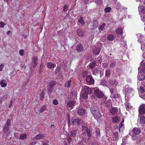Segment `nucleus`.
<instances>
[{
	"label": "nucleus",
	"mask_w": 145,
	"mask_h": 145,
	"mask_svg": "<svg viewBox=\"0 0 145 145\" xmlns=\"http://www.w3.org/2000/svg\"><path fill=\"white\" fill-rule=\"evenodd\" d=\"M81 120L78 119H75L72 121L73 124L75 125H78L81 123Z\"/></svg>",
	"instance_id": "f8f14e48"
},
{
	"label": "nucleus",
	"mask_w": 145,
	"mask_h": 145,
	"mask_svg": "<svg viewBox=\"0 0 145 145\" xmlns=\"http://www.w3.org/2000/svg\"><path fill=\"white\" fill-rule=\"evenodd\" d=\"M140 122L142 124H145V117L142 116L140 118Z\"/></svg>",
	"instance_id": "ea45409f"
},
{
	"label": "nucleus",
	"mask_w": 145,
	"mask_h": 145,
	"mask_svg": "<svg viewBox=\"0 0 145 145\" xmlns=\"http://www.w3.org/2000/svg\"><path fill=\"white\" fill-rule=\"evenodd\" d=\"M114 38V35L112 34H109L107 35V39L110 41H112L113 40Z\"/></svg>",
	"instance_id": "5701e85b"
},
{
	"label": "nucleus",
	"mask_w": 145,
	"mask_h": 145,
	"mask_svg": "<svg viewBox=\"0 0 145 145\" xmlns=\"http://www.w3.org/2000/svg\"><path fill=\"white\" fill-rule=\"evenodd\" d=\"M90 111L92 115L96 119H99L101 117V115L99 108L96 106H93L90 108Z\"/></svg>",
	"instance_id": "f257e3e1"
},
{
	"label": "nucleus",
	"mask_w": 145,
	"mask_h": 145,
	"mask_svg": "<svg viewBox=\"0 0 145 145\" xmlns=\"http://www.w3.org/2000/svg\"><path fill=\"white\" fill-rule=\"evenodd\" d=\"M141 132L140 129L138 128L134 127L132 130L133 134L135 135H138Z\"/></svg>",
	"instance_id": "9d476101"
},
{
	"label": "nucleus",
	"mask_w": 145,
	"mask_h": 145,
	"mask_svg": "<svg viewBox=\"0 0 145 145\" xmlns=\"http://www.w3.org/2000/svg\"><path fill=\"white\" fill-rule=\"evenodd\" d=\"M56 82L54 81H52L48 83V86L52 88L55 85Z\"/></svg>",
	"instance_id": "a211bd4d"
},
{
	"label": "nucleus",
	"mask_w": 145,
	"mask_h": 145,
	"mask_svg": "<svg viewBox=\"0 0 145 145\" xmlns=\"http://www.w3.org/2000/svg\"><path fill=\"white\" fill-rule=\"evenodd\" d=\"M108 67V63H104L103 64V68L106 69Z\"/></svg>",
	"instance_id": "8fccbe9b"
},
{
	"label": "nucleus",
	"mask_w": 145,
	"mask_h": 145,
	"mask_svg": "<svg viewBox=\"0 0 145 145\" xmlns=\"http://www.w3.org/2000/svg\"><path fill=\"white\" fill-rule=\"evenodd\" d=\"M27 138V135L25 134H20V138L21 140H24Z\"/></svg>",
	"instance_id": "a878e982"
},
{
	"label": "nucleus",
	"mask_w": 145,
	"mask_h": 145,
	"mask_svg": "<svg viewBox=\"0 0 145 145\" xmlns=\"http://www.w3.org/2000/svg\"><path fill=\"white\" fill-rule=\"evenodd\" d=\"M46 109V108L45 106H42L40 108L39 112L40 113L43 112Z\"/></svg>",
	"instance_id": "58836bf2"
},
{
	"label": "nucleus",
	"mask_w": 145,
	"mask_h": 145,
	"mask_svg": "<svg viewBox=\"0 0 145 145\" xmlns=\"http://www.w3.org/2000/svg\"><path fill=\"white\" fill-rule=\"evenodd\" d=\"M24 51L23 49H20L19 51V53L20 55L23 56L24 54Z\"/></svg>",
	"instance_id": "603ef678"
},
{
	"label": "nucleus",
	"mask_w": 145,
	"mask_h": 145,
	"mask_svg": "<svg viewBox=\"0 0 145 145\" xmlns=\"http://www.w3.org/2000/svg\"><path fill=\"white\" fill-rule=\"evenodd\" d=\"M75 103V101L73 100H71L67 102V106L71 110L74 107V104Z\"/></svg>",
	"instance_id": "0eeeda50"
},
{
	"label": "nucleus",
	"mask_w": 145,
	"mask_h": 145,
	"mask_svg": "<svg viewBox=\"0 0 145 145\" xmlns=\"http://www.w3.org/2000/svg\"><path fill=\"white\" fill-rule=\"evenodd\" d=\"M44 137V134H39L37 135L35 137L36 140H39L42 138Z\"/></svg>",
	"instance_id": "412c9836"
},
{
	"label": "nucleus",
	"mask_w": 145,
	"mask_h": 145,
	"mask_svg": "<svg viewBox=\"0 0 145 145\" xmlns=\"http://www.w3.org/2000/svg\"><path fill=\"white\" fill-rule=\"evenodd\" d=\"M23 36L24 37V38L25 39H26L27 37V35L24 34H23Z\"/></svg>",
	"instance_id": "774afa93"
},
{
	"label": "nucleus",
	"mask_w": 145,
	"mask_h": 145,
	"mask_svg": "<svg viewBox=\"0 0 145 145\" xmlns=\"http://www.w3.org/2000/svg\"><path fill=\"white\" fill-rule=\"evenodd\" d=\"M5 25V23L2 22H0V27H3Z\"/></svg>",
	"instance_id": "052dcab7"
},
{
	"label": "nucleus",
	"mask_w": 145,
	"mask_h": 145,
	"mask_svg": "<svg viewBox=\"0 0 145 145\" xmlns=\"http://www.w3.org/2000/svg\"><path fill=\"white\" fill-rule=\"evenodd\" d=\"M111 74L110 71L108 69H107L105 71V76L106 77L109 76Z\"/></svg>",
	"instance_id": "e433bc0d"
},
{
	"label": "nucleus",
	"mask_w": 145,
	"mask_h": 145,
	"mask_svg": "<svg viewBox=\"0 0 145 145\" xmlns=\"http://www.w3.org/2000/svg\"><path fill=\"white\" fill-rule=\"evenodd\" d=\"M118 111V109L117 108L112 107L110 109V112L112 115H114L117 113Z\"/></svg>",
	"instance_id": "9b49d317"
},
{
	"label": "nucleus",
	"mask_w": 145,
	"mask_h": 145,
	"mask_svg": "<svg viewBox=\"0 0 145 145\" xmlns=\"http://www.w3.org/2000/svg\"><path fill=\"white\" fill-rule=\"evenodd\" d=\"M47 88L48 89V93L49 94H50L51 92V90L52 89V88H50V87L47 86Z\"/></svg>",
	"instance_id": "864d4df0"
},
{
	"label": "nucleus",
	"mask_w": 145,
	"mask_h": 145,
	"mask_svg": "<svg viewBox=\"0 0 145 145\" xmlns=\"http://www.w3.org/2000/svg\"><path fill=\"white\" fill-rule=\"evenodd\" d=\"M96 65V63L95 61L91 63L89 65V68L91 69H93L95 67Z\"/></svg>",
	"instance_id": "4be33fe9"
},
{
	"label": "nucleus",
	"mask_w": 145,
	"mask_h": 145,
	"mask_svg": "<svg viewBox=\"0 0 145 145\" xmlns=\"http://www.w3.org/2000/svg\"><path fill=\"white\" fill-rule=\"evenodd\" d=\"M112 98L114 99H116L119 98L120 97V95L119 94H117L116 95H113L111 96Z\"/></svg>",
	"instance_id": "c03bdc74"
},
{
	"label": "nucleus",
	"mask_w": 145,
	"mask_h": 145,
	"mask_svg": "<svg viewBox=\"0 0 145 145\" xmlns=\"http://www.w3.org/2000/svg\"><path fill=\"white\" fill-rule=\"evenodd\" d=\"M71 136L75 138L76 137L77 133V131L76 130H72L70 132Z\"/></svg>",
	"instance_id": "4468645a"
},
{
	"label": "nucleus",
	"mask_w": 145,
	"mask_h": 145,
	"mask_svg": "<svg viewBox=\"0 0 145 145\" xmlns=\"http://www.w3.org/2000/svg\"><path fill=\"white\" fill-rule=\"evenodd\" d=\"M106 84V81L105 80H102L101 82V85L103 86L105 85Z\"/></svg>",
	"instance_id": "09e8293b"
},
{
	"label": "nucleus",
	"mask_w": 145,
	"mask_h": 145,
	"mask_svg": "<svg viewBox=\"0 0 145 145\" xmlns=\"http://www.w3.org/2000/svg\"><path fill=\"white\" fill-rule=\"evenodd\" d=\"M88 94L83 92L81 95V98L84 99H86L88 98Z\"/></svg>",
	"instance_id": "c756f323"
},
{
	"label": "nucleus",
	"mask_w": 145,
	"mask_h": 145,
	"mask_svg": "<svg viewBox=\"0 0 145 145\" xmlns=\"http://www.w3.org/2000/svg\"><path fill=\"white\" fill-rule=\"evenodd\" d=\"M124 119H122L121 120V122L120 123V124H121V126H120V128H121L123 125H124V124H123L122 123H123L124 122Z\"/></svg>",
	"instance_id": "0e129e2a"
},
{
	"label": "nucleus",
	"mask_w": 145,
	"mask_h": 145,
	"mask_svg": "<svg viewBox=\"0 0 145 145\" xmlns=\"http://www.w3.org/2000/svg\"><path fill=\"white\" fill-rule=\"evenodd\" d=\"M60 69L61 68L59 66H57L55 70L56 73H58L60 71Z\"/></svg>",
	"instance_id": "6e6d98bb"
},
{
	"label": "nucleus",
	"mask_w": 145,
	"mask_h": 145,
	"mask_svg": "<svg viewBox=\"0 0 145 145\" xmlns=\"http://www.w3.org/2000/svg\"><path fill=\"white\" fill-rule=\"evenodd\" d=\"M77 33L78 35L80 37H82L84 35L82 30L80 29H78L77 30Z\"/></svg>",
	"instance_id": "6ab92c4d"
},
{
	"label": "nucleus",
	"mask_w": 145,
	"mask_h": 145,
	"mask_svg": "<svg viewBox=\"0 0 145 145\" xmlns=\"http://www.w3.org/2000/svg\"><path fill=\"white\" fill-rule=\"evenodd\" d=\"M94 93L95 96L97 98H101L104 96L103 93L97 87H95L94 88Z\"/></svg>",
	"instance_id": "7ed1b4c3"
},
{
	"label": "nucleus",
	"mask_w": 145,
	"mask_h": 145,
	"mask_svg": "<svg viewBox=\"0 0 145 145\" xmlns=\"http://www.w3.org/2000/svg\"><path fill=\"white\" fill-rule=\"evenodd\" d=\"M106 26V24L105 23L102 24L101 25H100L99 27V29L101 31H102Z\"/></svg>",
	"instance_id": "2f4dec72"
},
{
	"label": "nucleus",
	"mask_w": 145,
	"mask_h": 145,
	"mask_svg": "<svg viewBox=\"0 0 145 145\" xmlns=\"http://www.w3.org/2000/svg\"><path fill=\"white\" fill-rule=\"evenodd\" d=\"M86 81L89 84L93 85L94 84V80L91 76L89 75L86 77Z\"/></svg>",
	"instance_id": "423d86ee"
},
{
	"label": "nucleus",
	"mask_w": 145,
	"mask_h": 145,
	"mask_svg": "<svg viewBox=\"0 0 145 145\" xmlns=\"http://www.w3.org/2000/svg\"><path fill=\"white\" fill-rule=\"evenodd\" d=\"M68 6L67 5H66L64 6L63 11L64 12L66 11L68 8Z\"/></svg>",
	"instance_id": "bf43d9fd"
},
{
	"label": "nucleus",
	"mask_w": 145,
	"mask_h": 145,
	"mask_svg": "<svg viewBox=\"0 0 145 145\" xmlns=\"http://www.w3.org/2000/svg\"><path fill=\"white\" fill-rule=\"evenodd\" d=\"M84 47L81 44H79L77 45L76 48V50L78 52H81L83 50Z\"/></svg>",
	"instance_id": "2eb2a0df"
},
{
	"label": "nucleus",
	"mask_w": 145,
	"mask_h": 145,
	"mask_svg": "<svg viewBox=\"0 0 145 145\" xmlns=\"http://www.w3.org/2000/svg\"><path fill=\"white\" fill-rule=\"evenodd\" d=\"M96 137L97 139H99L100 138V131L99 129H97L96 131Z\"/></svg>",
	"instance_id": "393cba45"
},
{
	"label": "nucleus",
	"mask_w": 145,
	"mask_h": 145,
	"mask_svg": "<svg viewBox=\"0 0 145 145\" xmlns=\"http://www.w3.org/2000/svg\"><path fill=\"white\" fill-rule=\"evenodd\" d=\"M82 131L83 134L86 133V132L87 135L88 136V139H90L91 138L90 131L89 129H88L87 125L86 124H83L82 125Z\"/></svg>",
	"instance_id": "f03ea898"
},
{
	"label": "nucleus",
	"mask_w": 145,
	"mask_h": 145,
	"mask_svg": "<svg viewBox=\"0 0 145 145\" xmlns=\"http://www.w3.org/2000/svg\"><path fill=\"white\" fill-rule=\"evenodd\" d=\"M103 61V59L102 56H99L97 58V63H101Z\"/></svg>",
	"instance_id": "473e14b6"
},
{
	"label": "nucleus",
	"mask_w": 145,
	"mask_h": 145,
	"mask_svg": "<svg viewBox=\"0 0 145 145\" xmlns=\"http://www.w3.org/2000/svg\"><path fill=\"white\" fill-rule=\"evenodd\" d=\"M110 92L111 93V95H113L115 94L116 93V90L114 88H111L109 89Z\"/></svg>",
	"instance_id": "4c0bfd02"
},
{
	"label": "nucleus",
	"mask_w": 145,
	"mask_h": 145,
	"mask_svg": "<svg viewBox=\"0 0 145 145\" xmlns=\"http://www.w3.org/2000/svg\"><path fill=\"white\" fill-rule=\"evenodd\" d=\"M38 59V57L36 56H34L32 58V67H35L37 65V61Z\"/></svg>",
	"instance_id": "6e6552de"
},
{
	"label": "nucleus",
	"mask_w": 145,
	"mask_h": 145,
	"mask_svg": "<svg viewBox=\"0 0 145 145\" xmlns=\"http://www.w3.org/2000/svg\"><path fill=\"white\" fill-rule=\"evenodd\" d=\"M78 21L82 25H83L85 24V22L83 20V18L81 16H80V18H78Z\"/></svg>",
	"instance_id": "c85d7f7f"
},
{
	"label": "nucleus",
	"mask_w": 145,
	"mask_h": 145,
	"mask_svg": "<svg viewBox=\"0 0 145 145\" xmlns=\"http://www.w3.org/2000/svg\"><path fill=\"white\" fill-rule=\"evenodd\" d=\"M139 91L140 93L142 94L144 92V89L143 87H140L139 88Z\"/></svg>",
	"instance_id": "79ce46f5"
},
{
	"label": "nucleus",
	"mask_w": 145,
	"mask_h": 145,
	"mask_svg": "<svg viewBox=\"0 0 145 145\" xmlns=\"http://www.w3.org/2000/svg\"><path fill=\"white\" fill-rule=\"evenodd\" d=\"M111 10V8L110 7H107L105 8V12H110Z\"/></svg>",
	"instance_id": "a19ab883"
},
{
	"label": "nucleus",
	"mask_w": 145,
	"mask_h": 145,
	"mask_svg": "<svg viewBox=\"0 0 145 145\" xmlns=\"http://www.w3.org/2000/svg\"><path fill=\"white\" fill-rule=\"evenodd\" d=\"M125 105L127 110H128V109H131L132 108V106L130 103L128 102H126L125 103Z\"/></svg>",
	"instance_id": "b1692460"
},
{
	"label": "nucleus",
	"mask_w": 145,
	"mask_h": 145,
	"mask_svg": "<svg viewBox=\"0 0 145 145\" xmlns=\"http://www.w3.org/2000/svg\"><path fill=\"white\" fill-rule=\"evenodd\" d=\"M116 65V62H112L110 65V67L111 68H114Z\"/></svg>",
	"instance_id": "7c9ffc66"
},
{
	"label": "nucleus",
	"mask_w": 145,
	"mask_h": 145,
	"mask_svg": "<svg viewBox=\"0 0 145 145\" xmlns=\"http://www.w3.org/2000/svg\"><path fill=\"white\" fill-rule=\"evenodd\" d=\"M94 24H95H95H96L97 25H93V26L95 27H97V25H98V22H97V21H95L94 22Z\"/></svg>",
	"instance_id": "338daca9"
},
{
	"label": "nucleus",
	"mask_w": 145,
	"mask_h": 145,
	"mask_svg": "<svg viewBox=\"0 0 145 145\" xmlns=\"http://www.w3.org/2000/svg\"><path fill=\"white\" fill-rule=\"evenodd\" d=\"M116 33L117 34H122L123 33V29L122 28H118L116 30Z\"/></svg>",
	"instance_id": "aec40b11"
},
{
	"label": "nucleus",
	"mask_w": 145,
	"mask_h": 145,
	"mask_svg": "<svg viewBox=\"0 0 145 145\" xmlns=\"http://www.w3.org/2000/svg\"><path fill=\"white\" fill-rule=\"evenodd\" d=\"M93 74L96 75L98 73V71L97 70H93Z\"/></svg>",
	"instance_id": "5fc2aeb1"
},
{
	"label": "nucleus",
	"mask_w": 145,
	"mask_h": 145,
	"mask_svg": "<svg viewBox=\"0 0 145 145\" xmlns=\"http://www.w3.org/2000/svg\"><path fill=\"white\" fill-rule=\"evenodd\" d=\"M5 81L4 80H2L0 82V84L1 86L2 87H5L7 85V84L6 83L4 82Z\"/></svg>",
	"instance_id": "c9c22d12"
},
{
	"label": "nucleus",
	"mask_w": 145,
	"mask_h": 145,
	"mask_svg": "<svg viewBox=\"0 0 145 145\" xmlns=\"http://www.w3.org/2000/svg\"><path fill=\"white\" fill-rule=\"evenodd\" d=\"M85 113V110L83 108H81L78 110L77 111L78 114L80 115H83Z\"/></svg>",
	"instance_id": "f3484780"
},
{
	"label": "nucleus",
	"mask_w": 145,
	"mask_h": 145,
	"mask_svg": "<svg viewBox=\"0 0 145 145\" xmlns=\"http://www.w3.org/2000/svg\"><path fill=\"white\" fill-rule=\"evenodd\" d=\"M53 103L55 105H57L58 103V101L56 99H54L53 101Z\"/></svg>",
	"instance_id": "3c124183"
},
{
	"label": "nucleus",
	"mask_w": 145,
	"mask_h": 145,
	"mask_svg": "<svg viewBox=\"0 0 145 145\" xmlns=\"http://www.w3.org/2000/svg\"><path fill=\"white\" fill-rule=\"evenodd\" d=\"M11 121L10 119L7 120L6 123L4 127L3 131L4 133L8 135L9 133V130L10 129L9 126L10 125Z\"/></svg>",
	"instance_id": "20e7f679"
},
{
	"label": "nucleus",
	"mask_w": 145,
	"mask_h": 145,
	"mask_svg": "<svg viewBox=\"0 0 145 145\" xmlns=\"http://www.w3.org/2000/svg\"><path fill=\"white\" fill-rule=\"evenodd\" d=\"M82 91L84 92V93H86L88 94H91L92 92L91 89L89 87L86 86L82 87Z\"/></svg>",
	"instance_id": "39448f33"
},
{
	"label": "nucleus",
	"mask_w": 145,
	"mask_h": 145,
	"mask_svg": "<svg viewBox=\"0 0 145 145\" xmlns=\"http://www.w3.org/2000/svg\"><path fill=\"white\" fill-rule=\"evenodd\" d=\"M138 9L140 11H145V7L140 6L138 7Z\"/></svg>",
	"instance_id": "37998d69"
},
{
	"label": "nucleus",
	"mask_w": 145,
	"mask_h": 145,
	"mask_svg": "<svg viewBox=\"0 0 145 145\" xmlns=\"http://www.w3.org/2000/svg\"><path fill=\"white\" fill-rule=\"evenodd\" d=\"M138 112L142 115L145 114V105L140 106L139 108Z\"/></svg>",
	"instance_id": "1a4fd4ad"
},
{
	"label": "nucleus",
	"mask_w": 145,
	"mask_h": 145,
	"mask_svg": "<svg viewBox=\"0 0 145 145\" xmlns=\"http://www.w3.org/2000/svg\"><path fill=\"white\" fill-rule=\"evenodd\" d=\"M138 79L140 81L143 80L145 79V76L143 74L140 75L138 77Z\"/></svg>",
	"instance_id": "72a5a7b5"
},
{
	"label": "nucleus",
	"mask_w": 145,
	"mask_h": 145,
	"mask_svg": "<svg viewBox=\"0 0 145 145\" xmlns=\"http://www.w3.org/2000/svg\"><path fill=\"white\" fill-rule=\"evenodd\" d=\"M116 82V81L115 80H111L110 81V83L112 86L114 85Z\"/></svg>",
	"instance_id": "de8ad7c7"
},
{
	"label": "nucleus",
	"mask_w": 145,
	"mask_h": 145,
	"mask_svg": "<svg viewBox=\"0 0 145 145\" xmlns=\"http://www.w3.org/2000/svg\"><path fill=\"white\" fill-rule=\"evenodd\" d=\"M71 80H69L65 84V87H67V88H70L71 86Z\"/></svg>",
	"instance_id": "bb28decb"
},
{
	"label": "nucleus",
	"mask_w": 145,
	"mask_h": 145,
	"mask_svg": "<svg viewBox=\"0 0 145 145\" xmlns=\"http://www.w3.org/2000/svg\"><path fill=\"white\" fill-rule=\"evenodd\" d=\"M118 133L117 132H114L113 133V136L114 137L116 138H117L118 137Z\"/></svg>",
	"instance_id": "4d7b16f0"
},
{
	"label": "nucleus",
	"mask_w": 145,
	"mask_h": 145,
	"mask_svg": "<svg viewBox=\"0 0 145 145\" xmlns=\"http://www.w3.org/2000/svg\"><path fill=\"white\" fill-rule=\"evenodd\" d=\"M96 3L97 5H101L102 4V0H97Z\"/></svg>",
	"instance_id": "a18cd8bd"
},
{
	"label": "nucleus",
	"mask_w": 145,
	"mask_h": 145,
	"mask_svg": "<svg viewBox=\"0 0 145 145\" xmlns=\"http://www.w3.org/2000/svg\"><path fill=\"white\" fill-rule=\"evenodd\" d=\"M45 93L44 91H42L40 94V99L41 100H42L44 98Z\"/></svg>",
	"instance_id": "f704fd0d"
},
{
	"label": "nucleus",
	"mask_w": 145,
	"mask_h": 145,
	"mask_svg": "<svg viewBox=\"0 0 145 145\" xmlns=\"http://www.w3.org/2000/svg\"><path fill=\"white\" fill-rule=\"evenodd\" d=\"M4 65V64H2L1 65H0V72L2 70Z\"/></svg>",
	"instance_id": "680f3d73"
},
{
	"label": "nucleus",
	"mask_w": 145,
	"mask_h": 145,
	"mask_svg": "<svg viewBox=\"0 0 145 145\" xmlns=\"http://www.w3.org/2000/svg\"><path fill=\"white\" fill-rule=\"evenodd\" d=\"M56 65L51 62H48L47 63V67L48 68L51 69L54 68L56 67Z\"/></svg>",
	"instance_id": "dca6fc26"
},
{
	"label": "nucleus",
	"mask_w": 145,
	"mask_h": 145,
	"mask_svg": "<svg viewBox=\"0 0 145 145\" xmlns=\"http://www.w3.org/2000/svg\"><path fill=\"white\" fill-rule=\"evenodd\" d=\"M67 140H68L69 143V144H70V143L72 141V139L71 138V137H69L68 138Z\"/></svg>",
	"instance_id": "13d9d810"
},
{
	"label": "nucleus",
	"mask_w": 145,
	"mask_h": 145,
	"mask_svg": "<svg viewBox=\"0 0 145 145\" xmlns=\"http://www.w3.org/2000/svg\"><path fill=\"white\" fill-rule=\"evenodd\" d=\"M119 120V118L118 116L114 117L112 119V122L113 123H116Z\"/></svg>",
	"instance_id": "cd10ccee"
},
{
	"label": "nucleus",
	"mask_w": 145,
	"mask_h": 145,
	"mask_svg": "<svg viewBox=\"0 0 145 145\" xmlns=\"http://www.w3.org/2000/svg\"><path fill=\"white\" fill-rule=\"evenodd\" d=\"M91 145H99V144L97 142H95L92 143Z\"/></svg>",
	"instance_id": "69168bd1"
},
{
	"label": "nucleus",
	"mask_w": 145,
	"mask_h": 145,
	"mask_svg": "<svg viewBox=\"0 0 145 145\" xmlns=\"http://www.w3.org/2000/svg\"><path fill=\"white\" fill-rule=\"evenodd\" d=\"M101 51V50L99 48H95L93 50V53L96 55L99 54Z\"/></svg>",
	"instance_id": "ddd939ff"
},
{
	"label": "nucleus",
	"mask_w": 145,
	"mask_h": 145,
	"mask_svg": "<svg viewBox=\"0 0 145 145\" xmlns=\"http://www.w3.org/2000/svg\"><path fill=\"white\" fill-rule=\"evenodd\" d=\"M88 74V73L87 71H84L83 72L82 74V76L83 77H85Z\"/></svg>",
	"instance_id": "49530a36"
},
{
	"label": "nucleus",
	"mask_w": 145,
	"mask_h": 145,
	"mask_svg": "<svg viewBox=\"0 0 145 145\" xmlns=\"http://www.w3.org/2000/svg\"><path fill=\"white\" fill-rule=\"evenodd\" d=\"M12 103L13 102L12 100H10V104L8 106V108H10L11 107Z\"/></svg>",
	"instance_id": "e2e57ef3"
}]
</instances>
